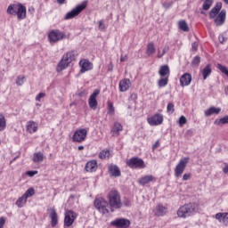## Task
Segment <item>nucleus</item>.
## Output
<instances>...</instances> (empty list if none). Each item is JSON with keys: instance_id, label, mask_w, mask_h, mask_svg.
<instances>
[{"instance_id": "nucleus-1", "label": "nucleus", "mask_w": 228, "mask_h": 228, "mask_svg": "<svg viewBox=\"0 0 228 228\" xmlns=\"http://www.w3.org/2000/svg\"><path fill=\"white\" fill-rule=\"evenodd\" d=\"M209 19L213 20L214 26L220 28L225 24L227 11L222 10V3H217L209 12Z\"/></svg>"}, {"instance_id": "nucleus-2", "label": "nucleus", "mask_w": 228, "mask_h": 228, "mask_svg": "<svg viewBox=\"0 0 228 228\" xmlns=\"http://www.w3.org/2000/svg\"><path fill=\"white\" fill-rule=\"evenodd\" d=\"M199 211V207L195 203H188L180 207L176 212L178 218H188L193 216Z\"/></svg>"}, {"instance_id": "nucleus-3", "label": "nucleus", "mask_w": 228, "mask_h": 228, "mask_svg": "<svg viewBox=\"0 0 228 228\" xmlns=\"http://www.w3.org/2000/svg\"><path fill=\"white\" fill-rule=\"evenodd\" d=\"M9 15H16L19 20L26 19V6L22 4H11L7 8Z\"/></svg>"}, {"instance_id": "nucleus-4", "label": "nucleus", "mask_w": 228, "mask_h": 228, "mask_svg": "<svg viewBox=\"0 0 228 228\" xmlns=\"http://www.w3.org/2000/svg\"><path fill=\"white\" fill-rule=\"evenodd\" d=\"M108 199L110 211H115V209H120V208H122V201L120 200V194L118 191H110Z\"/></svg>"}, {"instance_id": "nucleus-5", "label": "nucleus", "mask_w": 228, "mask_h": 228, "mask_svg": "<svg viewBox=\"0 0 228 228\" xmlns=\"http://www.w3.org/2000/svg\"><path fill=\"white\" fill-rule=\"evenodd\" d=\"M76 56H77V53L76 51L68 52L64 54L57 66V70H65V69H67V67L76 60Z\"/></svg>"}, {"instance_id": "nucleus-6", "label": "nucleus", "mask_w": 228, "mask_h": 228, "mask_svg": "<svg viewBox=\"0 0 228 228\" xmlns=\"http://www.w3.org/2000/svg\"><path fill=\"white\" fill-rule=\"evenodd\" d=\"M94 208H96L102 215L110 213V204L104 199L100 198L94 200Z\"/></svg>"}, {"instance_id": "nucleus-7", "label": "nucleus", "mask_w": 228, "mask_h": 228, "mask_svg": "<svg viewBox=\"0 0 228 228\" xmlns=\"http://www.w3.org/2000/svg\"><path fill=\"white\" fill-rule=\"evenodd\" d=\"M48 38L50 41V44H56V42H60L61 40H64V38H67V35H65L64 32L59 29L52 30L48 34Z\"/></svg>"}, {"instance_id": "nucleus-8", "label": "nucleus", "mask_w": 228, "mask_h": 228, "mask_svg": "<svg viewBox=\"0 0 228 228\" xmlns=\"http://www.w3.org/2000/svg\"><path fill=\"white\" fill-rule=\"evenodd\" d=\"M87 4L88 2H83L82 4H78L76 8L65 15V20H69L70 19H74V17H77V15H79V13H81V12L86 8Z\"/></svg>"}, {"instance_id": "nucleus-9", "label": "nucleus", "mask_w": 228, "mask_h": 228, "mask_svg": "<svg viewBox=\"0 0 228 228\" xmlns=\"http://www.w3.org/2000/svg\"><path fill=\"white\" fill-rule=\"evenodd\" d=\"M190 159L184 158L182 159L178 164L176 165L175 168V177H181L186 168V166L188 165V161Z\"/></svg>"}, {"instance_id": "nucleus-10", "label": "nucleus", "mask_w": 228, "mask_h": 228, "mask_svg": "<svg viewBox=\"0 0 228 228\" xmlns=\"http://www.w3.org/2000/svg\"><path fill=\"white\" fill-rule=\"evenodd\" d=\"M88 134V131L85 128H81L77 130L72 137L73 142H77L78 143H81V142H85L86 139V134Z\"/></svg>"}, {"instance_id": "nucleus-11", "label": "nucleus", "mask_w": 228, "mask_h": 228, "mask_svg": "<svg viewBox=\"0 0 228 228\" xmlns=\"http://www.w3.org/2000/svg\"><path fill=\"white\" fill-rule=\"evenodd\" d=\"M77 218V214H76L72 210H68L65 212V217H64V225L66 227H70L72 224H74V221Z\"/></svg>"}, {"instance_id": "nucleus-12", "label": "nucleus", "mask_w": 228, "mask_h": 228, "mask_svg": "<svg viewBox=\"0 0 228 228\" xmlns=\"http://www.w3.org/2000/svg\"><path fill=\"white\" fill-rule=\"evenodd\" d=\"M126 165L130 168H145V162H143V159L139 158H132L127 162Z\"/></svg>"}, {"instance_id": "nucleus-13", "label": "nucleus", "mask_w": 228, "mask_h": 228, "mask_svg": "<svg viewBox=\"0 0 228 228\" xmlns=\"http://www.w3.org/2000/svg\"><path fill=\"white\" fill-rule=\"evenodd\" d=\"M163 116L159 113L147 118V122L150 126H161V124H163Z\"/></svg>"}, {"instance_id": "nucleus-14", "label": "nucleus", "mask_w": 228, "mask_h": 228, "mask_svg": "<svg viewBox=\"0 0 228 228\" xmlns=\"http://www.w3.org/2000/svg\"><path fill=\"white\" fill-rule=\"evenodd\" d=\"M99 94H101V90L95 89L90 95L88 104L91 110H97V95H99Z\"/></svg>"}, {"instance_id": "nucleus-15", "label": "nucleus", "mask_w": 228, "mask_h": 228, "mask_svg": "<svg viewBox=\"0 0 228 228\" xmlns=\"http://www.w3.org/2000/svg\"><path fill=\"white\" fill-rule=\"evenodd\" d=\"M47 212L51 220L52 227H56V225H58V212H56V208H50L47 209Z\"/></svg>"}, {"instance_id": "nucleus-16", "label": "nucleus", "mask_w": 228, "mask_h": 228, "mask_svg": "<svg viewBox=\"0 0 228 228\" xmlns=\"http://www.w3.org/2000/svg\"><path fill=\"white\" fill-rule=\"evenodd\" d=\"M111 225L118 228H127L131 225V222L127 219H116L111 222Z\"/></svg>"}, {"instance_id": "nucleus-17", "label": "nucleus", "mask_w": 228, "mask_h": 228, "mask_svg": "<svg viewBox=\"0 0 228 228\" xmlns=\"http://www.w3.org/2000/svg\"><path fill=\"white\" fill-rule=\"evenodd\" d=\"M153 213L155 216H165L168 213V208L163 207V205H157L153 209Z\"/></svg>"}, {"instance_id": "nucleus-18", "label": "nucleus", "mask_w": 228, "mask_h": 228, "mask_svg": "<svg viewBox=\"0 0 228 228\" xmlns=\"http://www.w3.org/2000/svg\"><path fill=\"white\" fill-rule=\"evenodd\" d=\"M79 65L81 67V72H86L88 70H92L94 69V64L87 60H81L79 61Z\"/></svg>"}, {"instance_id": "nucleus-19", "label": "nucleus", "mask_w": 228, "mask_h": 228, "mask_svg": "<svg viewBox=\"0 0 228 228\" xmlns=\"http://www.w3.org/2000/svg\"><path fill=\"white\" fill-rule=\"evenodd\" d=\"M154 181H156V177H154V175H144L141 179H139L138 183L142 186H145V184H149V183H152Z\"/></svg>"}, {"instance_id": "nucleus-20", "label": "nucleus", "mask_w": 228, "mask_h": 228, "mask_svg": "<svg viewBox=\"0 0 228 228\" xmlns=\"http://www.w3.org/2000/svg\"><path fill=\"white\" fill-rule=\"evenodd\" d=\"M180 83H181L182 86H188L190 85V83H191V75L189 73L183 74L180 77Z\"/></svg>"}, {"instance_id": "nucleus-21", "label": "nucleus", "mask_w": 228, "mask_h": 228, "mask_svg": "<svg viewBox=\"0 0 228 228\" xmlns=\"http://www.w3.org/2000/svg\"><path fill=\"white\" fill-rule=\"evenodd\" d=\"M222 111L220 107H210L207 110H205L206 117H211V115H218Z\"/></svg>"}, {"instance_id": "nucleus-22", "label": "nucleus", "mask_w": 228, "mask_h": 228, "mask_svg": "<svg viewBox=\"0 0 228 228\" xmlns=\"http://www.w3.org/2000/svg\"><path fill=\"white\" fill-rule=\"evenodd\" d=\"M109 174L114 177H120V169L116 165L109 166Z\"/></svg>"}, {"instance_id": "nucleus-23", "label": "nucleus", "mask_w": 228, "mask_h": 228, "mask_svg": "<svg viewBox=\"0 0 228 228\" xmlns=\"http://www.w3.org/2000/svg\"><path fill=\"white\" fill-rule=\"evenodd\" d=\"M216 220H219L221 224H224V225H228V213H217L216 215Z\"/></svg>"}, {"instance_id": "nucleus-24", "label": "nucleus", "mask_w": 228, "mask_h": 228, "mask_svg": "<svg viewBox=\"0 0 228 228\" xmlns=\"http://www.w3.org/2000/svg\"><path fill=\"white\" fill-rule=\"evenodd\" d=\"M87 172H95L97 170V160H91L86 164Z\"/></svg>"}, {"instance_id": "nucleus-25", "label": "nucleus", "mask_w": 228, "mask_h": 228, "mask_svg": "<svg viewBox=\"0 0 228 228\" xmlns=\"http://www.w3.org/2000/svg\"><path fill=\"white\" fill-rule=\"evenodd\" d=\"M201 75L203 77V79H208L209 76H211V64H208L205 68H203L201 70Z\"/></svg>"}, {"instance_id": "nucleus-26", "label": "nucleus", "mask_w": 228, "mask_h": 228, "mask_svg": "<svg viewBox=\"0 0 228 228\" xmlns=\"http://www.w3.org/2000/svg\"><path fill=\"white\" fill-rule=\"evenodd\" d=\"M44 153H42V151H37L34 153L32 161H34V163H42V161H44Z\"/></svg>"}, {"instance_id": "nucleus-27", "label": "nucleus", "mask_w": 228, "mask_h": 228, "mask_svg": "<svg viewBox=\"0 0 228 228\" xmlns=\"http://www.w3.org/2000/svg\"><path fill=\"white\" fill-rule=\"evenodd\" d=\"M37 129H38V125L34 121H29L27 125V131L28 133H37Z\"/></svg>"}, {"instance_id": "nucleus-28", "label": "nucleus", "mask_w": 228, "mask_h": 228, "mask_svg": "<svg viewBox=\"0 0 228 228\" xmlns=\"http://www.w3.org/2000/svg\"><path fill=\"white\" fill-rule=\"evenodd\" d=\"M111 151L110 150H103L99 153L100 159H110Z\"/></svg>"}, {"instance_id": "nucleus-29", "label": "nucleus", "mask_w": 228, "mask_h": 228, "mask_svg": "<svg viewBox=\"0 0 228 228\" xmlns=\"http://www.w3.org/2000/svg\"><path fill=\"white\" fill-rule=\"evenodd\" d=\"M154 53H156V47L154 46V43H149L146 48V54L148 56H152Z\"/></svg>"}, {"instance_id": "nucleus-30", "label": "nucleus", "mask_w": 228, "mask_h": 228, "mask_svg": "<svg viewBox=\"0 0 228 228\" xmlns=\"http://www.w3.org/2000/svg\"><path fill=\"white\" fill-rule=\"evenodd\" d=\"M28 202V200L22 195L20 198H19L15 204L17 208H24L26 206V203Z\"/></svg>"}, {"instance_id": "nucleus-31", "label": "nucleus", "mask_w": 228, "mask_h": 228, "mask_svg": "<svg viewBox=\"0 0 228 228\" xmlns=\"http://www.w3.org/2000/svg\"><path fill=\"white\" fill-rule=\"evenodd\" d=\"M159 74L162 77L168 76V74H170V69L168 68V65L161 66Z\"/></svg>"}, {"instance_id": "nucleus-32", "label": "nucleus", "mask_w": 228, "mask_h": 228, "mask_svg": "<svg viewBox=\"0 0 228 228\" xmlns=\"http://www.w3.org/2000/svg\"><path fill=\"white\" fill-rule=\"evenodd\" d=\"M214 124L216 126H224V124H228V116L216 119Z\"/></svg>"}, {"instance_id": "nucleus-33", "label": "nucleus", "mask_w": 228, "mask_h": 228, "mask_svg": "<svg viewBox=\"0 0 228 228\" xmlns=\"http://www.w3.org/2000/svg\"><path fill=\"white\" fill-rule=\"evenodd\" d=\"M6 129V118L4 114L0 113V131H4Z\"/></svg>"}, {"instance_id": "nucleus-34", "label": "nucleus", "mask_w": 228, "mask_h": 228, "mask_svg": "<svg viewBox=\"0 0 228 228\" xmlns=\"http://www.w3.org/2000/svg\"><path fill=\"white\" fill-rule=\"evenodd\" d=\"M178 27L179 29H181L182 31H190V28H188V23H186L184 20H182L178 22Z\"/></svg>"}, {"instance_id": "nucleus-35", "label": "nucleus", "mask_w": 228, "mask_h": 228, "mask_svg": "<svg viewBox=\"0 0 228 228\" xmlns=\"http://www.w3.org/2000/svg\"><path fill=\"white\" fill-rule=\"evenodd\" d=\"M211 6H213V0H204L203 5H202L203 10L208 12V10L211 8Z\"/></svg>"}, {"instance_id": "nucleus-36", "label": "nucleus", "mask_w": 228, "mask_h": 228, "mask_svg": "<svg viewBox=\"0 0 228 228\" xmlns=\"http://www.w3.org/2000/svg\"><path fill=\"white\" fill-rule=\"evenodd\" d=\"M216 67H217L218 70H220V72H222V74H224V76L226 77H228V69H227V67H225V66H224L220 63H218Z\"/></svg>"}, {"instance_id": "nucleus-37", "label": "nucleus", "mask_w": 228, "mask_h": 228, "mask_svg": "<svg viewBox=\"0 0 228 228\" xmlns=\"http://www.w3.org/2000/svg\"><path fill=\"white\" fill-rule=\"evenodd\" d=\"M33 195H35V189L33 188H29L28 190H27L25 191V193L23 194V196L28 200L29 199V197H33Z\"/></svg>"}, {"instance_id": "nucleus-38", "label": "nucleus", "mask_w": 228, "mask_h": 228, "mask_svg": "<svg viewBox=\"0 0 228 228\" xmlns=\"http://www.w3.org/2000/svg\"><path fill=\"white\" fill-rule=\"evenodd\" d=\"M119 131H122V125L120 123H118V122H116L114 124V126H113L111 132L112 133H118V134Z\"/></svg>"}, {"instance_id": "nucleus-39", "label": "nucleus", "mask_w": 228, "mask_h": 228, "mask_svg": "<svg viewBox=\"0 0 228 228\" xmlns=\"http://www.w3.org/2000/svg\"><path fill=\"white\" fill-rule=\"evenodd\" d=\"M108 114L115 115V107L113 106V102H108Z\"/></svg>"}, {"instance_id": "nucleus-40", "label": "nucleus", "mask_w": 228, "mask_h": 228, "mask_svg": "<svg viewBox=\"0 0 228 228\" xmlns=\"http://www.w3.org/2000/svg\"><path fill=\"white\" fill-rule=\"evenodd\" d=\"M131 80L129 78H125L119 82V86H130Z\"/></svg>"}, {"instance_id": "nucleus-41", "label": "nucleus", "mask_w": 228, "mask_h": 228, "mask_svg": "<svg viewBox=\"0 0 228 228\" xmlns=\"http://www.w3.org/2000/svg\"><path fill=\"white\" fill-rule=\"evenodd\" d=\"M170 47L168 45H166L163 50H162V53H160L159 52V54H158V58H163V55L167 54V53H168Z\"/></svg>"}, {"instance_id": "nucleus-42", "label": "nucleus", "mask_w": 228, "mask_h": 228, "mask_svg": "<svg viewBox=\"0 0 228 228\" xmlns=\"http://www.w3.org/2000/svg\"><path fill=\"white\" fill-rule=\"evenodd\" d=\"M191 63L193 67H199V65L200 64V56L194 57Z\"/></svg>"}, {"instance_id": "nucleus-43", "label": "nucleus", "mask_w": 228, "mask_h": 228, "mask_svg": "<svg viewBox=\"0 0 228 228\" xmlns=\"http://www.w3.org/2000/svg\"><path fill=\"white\" fill-rule=\"evenodd\" d=\"M186 122H188V120L186 119V117L181 116L178 120V124H179L180 127H183V126H184V124H186Z\"/></svg>"}, {"instance_id": "nucleus-44", "label": "nucleus", "mask_w": 228, "mask_h": 228, "mask_svg": "<svg viewBox=\"0 0 228 228\" xmlns=\"http://www.w3.org/2000/svg\"><path fill=\"white\" fill-rule=\"evenodd\" d=\"M24 81H26V78L24 77H18L16 79V84L19 86H22V85H24Z\"/></svg>"}, {"instance_id": "nucleus-45", "label": "nucleus", "mask_w": 228, "mask_h": 228, "mask_svg": "<svg viewBox=\"0 0 228 228\" xmlns=\"http://www.w3.org/2000/svg\"><path fill=\"white\" fill-rule=\"evenodd\" d=\"M167 85H168V78H161L160 80H159V86H167Z\"/></svg>"}, {"instance_id": "nucleus-46", "label": "nucleus", "mask_w": 228, "mask_h": 228, "mask_svg": "<svg viewBox=\"0 0 228 228\" xmlns=\"http://www.w3.org/2000/svg\"><path fill=\"white\" fill-rule=\"evenodd\" d=\"M167 110V113H174V111H175L174 104L168 103Z\"/></svg>"}, {"instance_id": "nucleus-47", "label": "nucleus", "mask_w": 228, "mask_h": 228, "mask_svg": "<svg viewBox=\"0 0 228 228\" xmlns=\"http://www.w3.org/2000/svg\"><path fill=\"white\" fill-rule=\"evenodd\" d=\"M38 174V171H27L26 175H28V177H34V175H37Z\"/></svg>"}, {"instance_id": "nucleus-48", "label": "nucleus", "mask_w": 228, "mask_h": 228, "mask_svg": "<svg viewBox=\"0 0 228 228\" xmlns=\"http://www.w3.org/2000/svg\"><path fill=\"white\" fill-rule=\"evenodd\" d=\"M99 29L101 31H104V29H106V26H104V23L102 22V20L99 21V26H98Z\"/></svg>"}, {"instance_id": "nucleus-49", "label": "nucleus", "mask_w": 228, "mask_h": 228, "mask_svg": "<svg viewBox=\"0 0 228 228\" xmlns=\"http://www.w3.org/2000/svg\"><path fill=\"white\" fill-rule=\"evenodd\" d=\"M227 41V37H224V35L219 36V42L220 44H224Z\"/></svg>"}, {"instance_id": "nucleus-50", "label": "nucleus", "mask_w": 228, "mask_h": 228, "mask_svg": "<svg viewBox=\"0 0 228 228\" xmlns=\"http://www.w3.org/2000/svg\"><path fill=\"white\" fill-rule=\"evenodd\" d=\"M4 224H6V219H4V217H0V228H4Z\"/></svg>"}, {"instance_id": "nucleus-51", "label": "nucleus", "mask_w": 228, "mask_h": 228, "mask_svg": "<svg viewBox=\"0 0 228 228\" xmlns=\"http://www.w3.org/2000/svg\"><path fill=\"white\" fill-rule=\"evenodd\" d=\"M44 97H45V94L40 93V94L36 97V101L40 102V100H41V99H44Z\"/></svg>"}, {"instance_id": "nucleus-52", "label": "nucleus", "mask_w": 228, "mask_h": 228, "mask_svg": "<svg viewBox=\"0 0 228 228\" xmlns=\"http://www.w3.org/2000/svg\"><path fill=\"white\" fill-rule=\"evenodd\" d=\"M191 177V175L190 173H185L183 176V181H188Z\"/></svg>"}, {"instance_id": "nucleus-53", "label": "nucleus", "mask_w": 228, "mask_h": 228, "mask_svg": "<svg viewBox=\"0 0 228 228\" xmlns=\"http://www.w3.org/2000/svg\"><path fill=\"white\" fill-rule=\"evenodd\" d=\"M191 47H192V51H197V49L199 48V44L192 43Z\"/></svg>"}, {"instance_id": "nucleus-54", "label": "nucleus", "mask_w": 228, "mask_h": 228, "mask_svg": "<svg viewBox=\"0 0 228 228\" xmlns=\"http://www.w3.org/2000/svg\"><path fill=\"white\" fill-rule=\"evenodd\" d=\"M127 86H119L118 89H119V92H127Z\"/></svg>"}, {"instance_id": "nucleus-55", "label": "nucleus", "mask_w": 228, "mask_h": 228, "mask_svg": "<svg viewBox=\"0 0 228 228\" xmlns=\"http://www.w3.org/2000/svg\"><path fill=\"white\" fill-rule=\"evenodd\" d=\"M126 60H127V55L121 56V58H120V61H121V62H124V61H126Z\"/></svg>"}, {"instance_id": "nucleus-56", "label": "nucleus", "mask_w": 228, "mask_h": 228, "mask_svg": "<svg viewBox=\"0 0 228 228\" xmlns=\"http://www.w3.org/2000/svg\"><path fill=\"white\" fill-rule=\"evenodd\" d=\"M223 172H224V174H228V165H226V166L224 167Z\"/></svg>"}, {"instance_id": "nucleus-57", "label": "nucleus", "mask_w": 228, "mask_h": 228, "mask_svg": "<svg viewBox=\"0 0 228 228\" xmlns=\"http://www.w3.org/2000/svg\"><path fill=\"white\" fill-rule=\"evenodd\" d=\"M66 0H57L58 4H63Z\"/></svg>"}, {"instance_id": "nucleus-58", "label": "nucleus", "mask_w": 228, "mask_h": 228, "mask_svg": "<svg viewBox=\"0 0 228 228\" xmlns=\"http://www.w3.org/2000/svg\"><path fill=\"white\" fill-rule=\"evenodd\" d=\"M159 142H155V144H153V149H157V147H159Z\"/></svg>"}, {"instance_id": "nucleus-59", "label": "nucleus", "mask_w": 228, "mask_h": 228, "mask_svg": "<svg viewBox=\"0 0 228 228\" xmlns=\"http://www.w3.org/2000/svg\"><path fill=\"white\" fill-rule=\"evenodd\" d=\"M170 6H172V4H163V7H164V8H170Z\"/></svg>"}, {"instance_id": "nucleus-60", "label": "nucleus", "mask_w": 228, "mask_h": 228, "mask_svg": "<svg viewBox=\"0 0 228 228\" xmlns=\"http://www.w3.org/2000/svg\"><path fill=\"white\" fill-rule=\"evenodd\" d=\"M187 134H193V130H187Z\"/></svg>"}, {"instance_id": "nucleus-61", "label": "nucleus", "mask_w": 228, "mask_h": 228, "mask_svg": "<svg viewBox=\"0 0 228 228\" xmlns=\"http://www.w3.org/2000/svg\"><path fill=\"white\" fill-rule=\"evenodd\" d=\"M85 149V146H78V151H83Z\"/></svg>"}, {"instance_id": "nucleus-62", "label": "nucleus", "mask_w": 228, "mask_h": 228, "mask_svg": "<svg viewBox=\"0 0 228 228\" xmlns=\"http://www.w3.org/2000/svg\"><path fill=\"white\" fill-rule=\"evenodd\" d=\"M78 95L79 97H83V95H85V92L80 93Z\"/></svg>"}, {"instance_id": "nucleus-63", "label": "nucleus", "mask_w": 228, "mask_h": 228, "mask_svg": "<svg viewBox=\"0 0 228 228\" xmlns=\"http://www.w3.org/2000/svg\"><path fill=\"white\" fill-rule=\"evenodd\" d=\"M224 92H225L226 95H228V87L225 88Z\"/></svg>"}, {"instance_id": "nucleus-64", "label": "nucleus", "mask_w": 228, "mask_h": 228, "mask_svg": "<svg viewBox=\"0 0 228 228\" xmlns=\"http://www.w3.org/2000/svg\"><path fill=\"white\" fill-rule=\"evenodd\" d=\"M226 4H228V0H223Z\"/></svg>"}]
</instances>
